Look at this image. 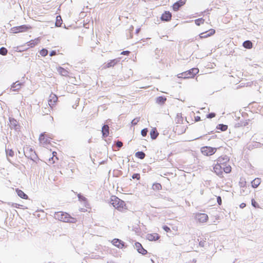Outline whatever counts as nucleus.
Wrapping results in <instances>:
<instances>
[{
  "instance_id": "f257e3e1",
  "label": "nucleus",
  "mask_w": 263,
  "mask_h": 263,
  "mask_svg": "<svg viewBox=\"0 0 263 263\" xmlns=\"http://www.w3.org/2000/svg\"><path fill=\"white\" fill-rule=\"evenodd\" d=\"M230 160L227 156H221L215 161L213 165V172L219 177H223V173L229 174L232 172V167L228 164Z\"/></svg>"
},
{
  "instance_id": "f03ea898",
  "label": "nucleus",
  "mask_w": 263,
  "mask_h": 263,
  "mask_svg": "<svg viewBox=\"0 0 263 263\" xmlns=\"http://www.w3.org/2000/svg\"><path fill=\"white\" fill-rule=\"evenodd\" d=\"M110 203L120 212H124L127 210L125 202L116 196L111 197Z\"/></svg>"
},
{
  "instance_id": "7ed1b4c3",
  "label": "nucleus",
  "mask_w": 263,
  "mask_h": 263,
  "mask_svg": "<svg viewBox=\"0 0 263 263\" xmlns=\"http://www.w3.org/2000/svg\"><path fill=\"white\" fill-rule=\"evenodd\" d=\"M56 219L65 222H75L76 218L71 217L69 214L63 212H58L54 214Z\"/></svg>"
},
{
  "instance_id": "20e7f679",
  "label": "nucleus",
  "mask_w": 263,
  "mask_h": 263,
  "mask_svg": "<svg viewBox=\"0 0 263 263\" xmlns=\"http://www.w3.org/2000/svg\"><path fill=\"white\" fill-rule=\"evenodd\" d=\"M199 72V69L197 68H193L182 73L181 77L184 79L193 78Z\"/></svg>"
},
{
  "instance_id": "39448f33",
  "label": "nucleus",
  "mask_w": 263,
  "mask_h": 263,
  "mask_svg": "<svg viewBox=\"0 0 263 263\" xmlns=\"http://www.w3.org/2000/svg\"><path fill=\"white\" fill-rule=\"evenodd\" d=\"M30 29H31V27L30 26L23 25L11 28V31L13 33H18L26 32Z\"/></svg>"
},
{
  "instance_id": "423d86ee",
  "label": "nucleus",
  "mask_w": 263,
  "mask_h": 263,
  "mask_svg": "<svg viewBox=\"0 0 263 263\" xmlns=\"http://www.w3.org/2000/svg\"><path fill=\"white\" fill-rule=\"evenodd\" d=\"M217 151V148L210 146H203L201 148V153L206 156H212Z\"/></svg>"
},
{
  "instance_id": "0eeeda50",
  "label": "nucleus",
  "mask_w": 263,
  "mask_h": 263,
  "mask_svg": "<svg viewBox=\"0 0 263 263\" xmlns=\"http://www.w3.org/2000/svg\"><path fill=\"white\" fill-rule=\"evenodd\" d=\"M52 139V138L50 135L47 134L46 133H44L40 135L39 140L41 143L44 144L48 143L50 140Z\"/></svg>"
},
{
  "instance_id": "6e6552de",
  "label": "nucleus",
  "mask_w": 263,
  "mask_h": 263,
  "mask_svg": "<svg viewBox=\"0 0 263 263\" xmlns=\"http://www.w3.org/2000/svg\"><path fill=\"white\" fill-rule=\"evenodd\" d=\"M195 218L198 222L200 223H204L208 221L209 217L205 213H197L195 215Z\"/></svg>"
},
{
  "instance_id": "1a4fd4ad",
  "label": "nucleus",
  "mask_w": 263,
  "mask_h": 263,
  "mask_svg": "<svg viewBox=\"0 0 263 263\" xmlns=\"http://www.w3.org/2000/svg\"><path fill=\"white\" fill-rule=\"evenodd\" d=\"M58 100V98L56 95L53 93H51L48 99V103L51 108H52V107L56 104Z\"/></svg>"
},
{
  "instance_id": "9d476101",
  "label": "nucleus",
  "mask_w": 263,
  "mask_h": 263,
  "mask_svg": "<svg viewBox=\"0 0 263 263\" xmlns=\"http://www.w3.org/2000/svg\"><path fill=\"white\" fill-rule=\"evenodd\" d=\"M175 132L178 135L183 134L186 130V125L184 123L175 125L174 127Z\"/></svg>"
},
{
  "instance_id": "9b49d317",
  "label": "nucleus",
  "mask_w": 263,
  "mask_h": 263,
  "mask_svg": "<svg viewBox=\"0 0 263 263\" xmlns=\"http://www.w3.org/2000/svg\"><path fill=\"white\" fill-rule=\"evenodd\" d=\"M187 0H179L177 2L175 3L173 6L172 8L174 11H177L179 8L183 6L186 3Z\"/></svg>"
},
{
  "instance_id": "f8f14e48",
  "label": "nucleus",
  "mask_w": 263,
  "mask_h": 263,
  "mask_svg": "<svg viewBox=\"0 0 263 263\" xmlns=\"http://www.w3.org/2000/svg\"><path fill=\"white\" fill-rule=\"evenodd\" d=\"M172 13L168 11H165L162 13L161 16V20L162 21L169 22L172 20Z\"/></svg>"
},
{
  "instance_id": "ddd939ff",
  "label": "nucleus",
  "mask_w": 263,
  "mask_h": 263,
  "mask_svg": "<svg viewBox=\"0 0 263 263\" xmlns=\"http://www.w3.org/2000/svg\"><path fill=\"white\" fill-rule=\"evenodd\" d=\"M111 243L114 246H116L119 249H122L124 247V242L118 238H115L112 239Z\"/></svg>"
},
{
  "instance_id": "4468645a",
  "label": "nucleus",
  "mask_w": 263,
  "mask_h": 263,
  "mask_svg": "<svg viewBox=\"0 0 263 263\" xmlns=\"http://www.w3.org/2000/svg\"><path fill=\"white\" fill-rule=\"evenodd\" d=\"M215 33V30L214 29H210L208 31L202 32L199 34V37L201 39L207 38L210 37Z\"/></svg>"
},
{
  "instance_id": "2eb2a0df",
  "label": "nucleus",
  "mask_w": 263,
  "mask_h": 263,
  "mask_svg": "<svg viewBox=\"0 0 263 263\" xmlns=\"http://www.w3.org/2000/svg\"><path fill=\"white\" fill-rule=\"evenodd\" d=\"M160 238V235L157 233H149L146 235V238L149 241H156Z\"/></svg>"
},
{
  "instance_id": "dca6fc26",
  "label": "nucleus",
  "mask_w": 263,
  "mask_h": 263,
  "mask_svg": "<svg viewBox=\"0 0 263 263\" xmlns=\"http://www.w3.org/2000/svg\"><path fill=\"white\" fill-rule=\"evenodd\" d=\"M135 247L139 253H141L143 255H145L147 254V251L143 248L142 245L140 242H135Z\"/></svg>"
},
{
  "instance_id": "f3484780",
  "label": "nucleus",
  "mask_w": 263,
  "mask_h": 263,
  "mask_svg": "<svg viewBox=\"0 0 263 263\" xmlns=\"http://www.w3.org/2000/svg\"><path fill=\"white\" fill-rule=\"evenodd\" d=\"M40 42V38L37 37L33 40H31L27 42L26 44L29 48H33L37 45Z\"/></svg>"
},
{
  "instance_id": "a211bd4d",
  "label": "nucleus",
  "mask_w": 263,
  "mask_h": 263,
  "mask_svg": "<svg viewBox=\"0 0 263 263\" xmlns=\"http://www.w3.org/2000/svg\"><path fill=\"white\" fill-rule=\"evenodd\" d=\"M119 60L117 59H114L109 61L104 66V69L110 68L115 66L118 63Z\"/></svg>"
},
{
  "instance_id": "6ab92c4d",
  "label": "nucleus",
  "mask_w": 263,
  "mask_h": 263,
  "mask_svg": "<svg viewBox=\"0 0 263 263\" xmlns=\"http://www.w3.org/2000/svg\"><path fill=\"white\" fill-rule=\"evenodd\" d=\"M57 70L58 72L62 76L68 77L69 74V72L67 70L64 69L62 67H59L58 68Z\"/></svg>"
},
{
  "instance_id": "aec40b11",
  "label": "nucleus",
  "mask_w": 263,
  "mask_h": 263,
  "mask_svg": "<svg viewBox=\"0 0 263 263\" xmlns=\"http://www.w3.org/2000/svg\"><path fill=\"white\" fill-rule=\"evenodd\" d=\"M15 192H16L17 195L21 198H23L24 199H28V196L23 191H22L18 189H16Z\"/></svg>"
},
{
  "instance_id": "412c9836",
  "label": "nucleus",
  "mask_w": 263,
  "mask_h": 263,
  "mask_svg": "<svg viewBox=\"0 0 263 263\" xmlns=\"http://www.w3.org/2000/svg\"><path fill=\"white\" fill-rule=\"evenodd\" d=\"M102 133L104 137H107L109 135V126L108 125H104L102 127Z\"/></svg>"
},
{
  "instance_id": "4be33fe9",
  "label": "nucleus",
  "mask_w": 263,
  "mask_h": 263,
  "mask_svg": "<svg viewBox=\"0 0 263 263\" xmlns=\"http://www.w3.org/2000/svg\"><path fill=\"white\" fill-rule=\"evenodd\" d=\"M175 125L180 124L183 122V118L181 114H177L175 118Z\"/></svg>"
},
{
  "instance_id": "5701e85b",
  "label": "nucleus",
  "mask_w": 263,
  "mask_h": 263,
  "mask_svg": "<svg viewBox=\"0 0 263 263\" xmlns=\"http://www.w3.org/2000/svg\"><path fill=\"white\" fill-rule=\"evenodd\" d=\"M21 87V84L19 82H16L11 86V89L13 91L19 90Z\"/></svg>"
},
{
  "instance_id": "b1692460",
  "label": "nucleus",
  "mask_w": 263,
  "mask_h": 263,
  "mask_svg": "<svg viewBox=\"0 0 263 263\" xmlns=\"http://www.w3.org/2000/svg\"><path fill=\"white\" fill-rule=\"evenodd\" d=\"M260 182L261 180L260 178H255L251 182L252 186L254 188H256L260 184Z\"/></svg>"
},
{
  "instance_id": "393cba45",
  "label": "nucleus",
  "mask_w": 263,
  "mask_h": 263,
  "mask_svg": "<svg viewBox=\"0 0 263 263\" xmlns=\"http://www.w3.org/2000/svg\"><path fill=\"white\" fill-rule=\"evenodd\" d=\"M159 134L156 128H153L150 132L151 137L152 139H155L158 137Z\"/></svg>"
},
{
  "instance_id": "a878e982",
  "label": "nucleus",
  "mask_w": 263,
  "mask_h": 263,
  "mask_svg": "<svg viewBox=\"0 0 263 263\" xmlns=\"http://www.w3.org/2000/svg\"><path fill=\"white\" fill-rule=\"evenodd\" d=\"M243 46L247 49H251L253 47L252 43L250 41H246L243 43Z\"/></svg>"
},
{
  "instance_id": "bb28decb",
  "label": "nucleus",
  "mask_w": 263,
  "mask_h": 263,
  "mask_svg": "<svg viewBox=\"0 0 263 263\" xmlns=\"http://www.w3.org/2000/svg\"><path fill=\"white\" fill-rule=\"evenodd\" d=\"M152 189L155 191H160L162 190V185L160 183H155L152 185Z\"/></svg>"
},
{
  "instance_id": "cd10ccee",
  "label": "nucleus",
  "mask_w": 263,
  "mask_h": 263,
  "mask_svg": "<svg viewBox=\"0 0 263 263\" xmlns=\"http://www.w3.org/2000/svg\"><path fill=\"white\" fill-rule=\"evenodd\" d=\"M62 19L60 15H58L56 17L55 26L57 27H60L62 24Z\"/></svg>"
},
{
  "instance_id": "c85d7f7f",
  "label": "nucleus",
  "mask_w": 263,
  "mask_h": 263,
  "mask_svg": "<svg viewBox=\"0 0 263 263\" xmlns=\"http://www.w3.org/2000/svg\"><path fill=\"white\" fill-rule=\"evenodd\" d=\"M204 21H205L204 19H203L202 18H199L195 20V23L196 25L200 26L202 24H203L204 23Z\"/></svg>"
},
{
  "instance_id": "c756f323",
  "label": "nucleus",
  "mask_w": 263,
  "mask_h": 263,
  "mask_svg": "<svg viewBox=\"0 0 263 263\" xmlns=\"http://www.w3.org/2000/svg\"><path fill=\"white\" fill-rule=\"evenodd\" d=\"M166 99L164 97H159L157 98V102L159 104H164Z\"/></svg>"
},
{
  "instance_id": "7c9ffc66",
  "label": "nucleus",
  "mask_w": 263,
  "mask_h": 263,
  "mask_svg": "<svg viewBox=\"0 0 263 263\" xmlns=\"http://www.w3.org/2000/svg\"><path fill=\"white\" fill-rule=\"evenodd\" d=\"M136 156L138 158L143 159L144 158L145 155L143 152H138L136 153Z\"/></svg>"
},
{
  "instance_id": "2f4dec72",
  "label": "nucleus",
  "mask_w": 263,
  "mask_h": 263,
  "mask_svg": "<svg viewBox=\"0 0 263 263\" xmlns=\"http://www.w3.org/2000/svg\"><path fill=\"white\" fill-rule=\"evenodd\" d=\"M217 129L221 130V131H226L228 129V126L222 124H220L217 126Z\"/></svg>"
},
{
  "instance_id": "473e14b6",
  "label": "nucleus",
  "mask_w": 263,
  "mask_h": 263,
  "mask_svg": "<svg viewBox=\"0 0 263 263\" xmlns=\"http://www.w3.org/2000/svg\"><path fill=\"white\" fill-rule=\"evenodd\" d=\"M8 53L7 49L5 47H2L0 48V54L3 55H6Z\"/></svg>"
},
{
  "instance_id": "72a5a7b5",
  "label": "nucleus",
  "mask_w": 263,
  "mask_h": 263,
  "mask_svg": "<svg viewBox=\"0 0 263 263\" xmlns=\"http://www.w3.org/2000/svg\"><path fill=\"white\" fill-rule=\"evenodd\" d=\"M48 50L46 49H42L40 51V53L42 57H45L46 55H47L48 54Z\"/></svg>"
},
{
  "instance_id": "f704fd0d",
  "label": "nucleus",
  "mask_w": 263,
  "mask_h": 263,
  "mask_svg": "<svg viewBox=\"0 0 263 263\" xmlns=\"http://www.w3.org/2000/svg\"><path fill=\"white\" fill-rule=\"evenodd\" d=\"M205 242H206V238H201L199 242V245L200 247H203L204 246Z\"/></svg>"
},
{
  "instance_id": "c9c22d12",
  "label": "nucleus",
  "mask_w": 263,
  "mask_h": 263,
  "mask_svg": "<svg viewBox=\"0 0 263 263\" xmlns=\"http://www.w3.org/2000/svg\"><path fill=\"white\" fill-rule=\"evenodd\" d=\"M252 205L255 208H259V206L258 204L257 203V202L254 199H252L251 200Z\"/></svg>"
},
{
  "instance_id": "e433bc0d",
  "label": "nucleus",
  "mask_w": 263,
  "mask_h": 263,
  "mask_svg": "<svg viewBox=\"0 0 263 263\" xmlns=\"http://www.w3.org/2000/svg\"><path fill=\"white\" fill-rule=\"evenodd\" d=\"M147 132H148L147 128H145L141 130V135H142V136H143V137H145L147 135Z\"/></svg>"
},
{
  "instance_id": "4c0bfd02",
  "label": "nucleus",
  "mask_w": 263,
  "mask_h": 263,
  "mask_svg": "<svg viewBox=\"0 0 263 263\" xmlns=\"http://www.w3.org/2000/svg\"><path fill=\"white\" fill-rule=\"evenodd\" d=\"M139 121L140 118H135L132 120L131 123L133 125H136Z\"/></svg>"
},
{
  "instance_id": "58836bf2",
  "label": "nucleus",
  "mask_w": 263,
  "mask_h": 263,
  "mask_svg": "<svg viewBox=\"0 0 263 263\" xmlns=\"http://www.w3.org/2000/svg\"><path fill=\"white\" fill-rule=\"evenodd\" d=\"M216 116V114L214 112L210 113L209 114L207 115L206 118L209 119H212L214 118Z\"/></svg>"
},
{
  "instance_id": "ea45409f",
  "label": "nucleus",
  "mask_w": 263,
  "mask_h": 263,
  "mask_svg": "<svg viewBox=\"0 0 263 263\" xmlns=\"http://www.w3.org/2000/svg\"><path fill=\"white\" fill-rule=\"evenodd\" d=\"M132 178L133 179H137L138 180H139L140 178V174H134L132 176Z\"/></svg>"
},
{
  "instance_id": "a19ab883",
  "label": "nucleus",
  "mask_w": 263,
  "mask_h": 263,
  "mask_svg": "<svg viewBox=\"0 0 263 263\" xmlns=\"http://www.w3.org/2000/svg\"><path fill=\"white\" fill-rule=\"evenodd\" d=\"M7 153L11 157H12L14 155V152L11 149L7 150Z\"/></svg>"
},
{
  "instance_id": "79ce46f5",
  "label": "nucleus",
  "mask_w": 263,
  "mask_h": 263,
  "mask_svg": "<svg viewBox=\"0 0 263 263\" xmlns=\"http://www.w3.org/2000/svg\"><path fill=\"white\" fill-rule=\"evenodd\" d=\"M163 229L166 232H171L170 228L166 226H164L163 227Z\"/></svg>"
},
{
  "instance_id": "37998d69",
  "label": "nucleus",
  "mask_w": 263,
  "mask_h": 263,
  "mask_svg": "<svg viewBox=\"0 0 263 263\" xmlns=\"http://www.w3.org/2000/svg\"><path fill=\"white\" fill-rule=\"evenodd\" d=\"M217 201L218 202V204L220 205L222 204V200L220 196H218L217 197Z\"/></svg>"
},
{
  "instance_id": "c03bdc74",
  "label": "nucleus",
  "mask_w": 263,
  "mask_h": 263,
  "mask_svg": "<svg viewBox=\"0 0 263 263\" xmlns=\"http://www.w3.org/2000/svg\"><path fill=\"white\" fill-rule=\"evenodd\" d=\"M116 145H117V146H118V147L120 148V147H121L123 146V143L121 141H118L116 143Z\"/></svg>"
},
{
  "instance_id": "a18cd8bd",
  "label": "nucleus",
  "mask_w": 263,
  "mask_h": 263,
  "mask_svg": "<svg viewBox=\"0 0 263 263\" xmlns=\"http://www.w3.org/2000/svg\"><path fill=\"white\" fill-rule=\"evenodd\" d=\"M52 155H53V157L52 158V160L53 159V157H55V159L56 160H58V157H57V153L56 152H53L52 153Z\"/></svg>"
},
{
  "instance_id": "49530a36",
  "label": "nucleus",
  "mask_w": 263,
  "mask_h": 263,
  "mask_svg": "<svg viewBox=\"0 0 263 263\" xmlns=\"http://www.w3.org/2000/svg\"><path fill=\"white\" fill-rule=\"evenodd\" d=\"M130 53L129 51H123L121 52V54L128 55Z\"/></svg>"
},
{
  "instance_id": "de8ad7c7",
  "label": "nucleus",
  "mask_w": 263,
  "mask_h": 263,
  "mask_svg": "<svg viewBox=\"0 0 263 263\" xmlns=\"http://www.w3.org/2000/svg\"><path fill=\"white\" fill-rule=\"evenodd\" d=\"M194 118H195V120H194L195 122H198V121H199L201 120L200 117L199 116H196Z\"/></svg>"
},
{
  "instance_id": "09e8293b",
  "label": "nucleus",
  "mask_w": 263,
  "mask_h": 263,
  "mask_svg": "<svg viewBox=\"0 0 263 263\" xmlns=\"http://www.w3.org/2000/svg\"><path fill=\"white\" fill-rule=\"evenodd\" d=\"M10 122H11V124H12V123H13L14 126L15 127L17 125L16 124V121L15 120H14V119L11 120H10Z\"/></svg>"
},
{
  "instance_id": "8fccbe9b",
  "label": "nucleus",
  "mask_w": 263,
  "mask_h": 263,
  "mask_svg": "<svg viewBox=\"0 0 263 263\" xmlns=\"http://www.w3.org/2000/svg\"><path fill=\"white\" fill-rule=\"evenodd\" d=\"M56 54H57L56 51L53 50V51H52L50 53V56L52 57V56L56 55Z\"/></svg>"
},
{
  "instance_id": "3c124183",
  "label": "nucleus",
  "mask_w": 263,
  "mask_h": 263,
  "mask_svg": "<svg viewBox=\"0 0 263 263\" xmlns=\"http://www.w3.org/2000/svg\"><path fill=\"white\" fill-rule=\"evenodd\" d=\"M246 206V204L245 203H241L239 205L240 208L241 209L244 208Z\"/></svg>"
},
{
  "instance_id": "603ef678",
  "label": "nucleus",
  "mask_w": 263,
  "mask_h": 263,
  "mask_svg": "<svg viewBox=\"0 0 263 263\" xmlns=\"http://www.w3.org/2000/svg\"><path fill=\"white\" fill-rule=\"evenodd\" d=\"M191 114H192V115H193V116H194V115H195V114H194V112H192L191 113Z\"/></svg>"
}]
</instances>
